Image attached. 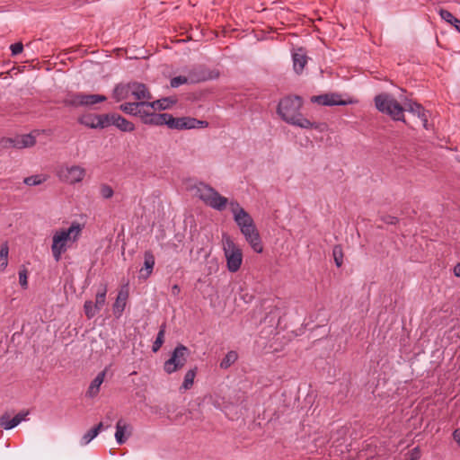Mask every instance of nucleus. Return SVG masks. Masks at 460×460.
Masks as SVG:
<instances>
[{
  "label": "nucleus",
  "instance_id": "obj_1",
  "mask_svg": "<svg viewBox=\"0 0 460 460\" xmlns=\"http://www.w3.org/2000/svg\"><path fill=\"white\" fill-rule=\"evenodd\" d=\"M376 108L382 113L389 115L395 121H402L406 124L403 112L405 111L416 115L422 122L425 129H429L428 121V111L419 102L405 99L403 105L399 103L394 97L387 93L377 94L375 99Z\"/></svg>",
  "mask_w": 460,
  "mask_h": 460
},
{
  "label": "nucleus",
  "instance_id": "obj_2",
  "mask_svg": "<svg viewBox=\"0 0 460 460\" xmlns=\"http://www.w3.org/2000/svg\"><path fill=\"white\" fill-rule=\"evenodd\" d=\"M302 105L303 101L301 97L286 96L279 101L277 112L288 124L301 128H314L320 132L324 131L327 128L325 123L311 121L303 116L300 112Z\"/></svg>",
  "mask_w": 460,
  "mask_h": 460
},
{
  "label": "nucleus",
  "instance_id": "obj_3",
  "mask_svg": "<svg viewBox=\"0 0 460 460\" xmlns=\"http://www.w3.org/2000/svg\"><path fill=\"white\" fill-rule=\"evenodd\" d=\"M81 232L82 226L77 222H73L67 229L55 232L52 237L51 252L56 261H59L67 248L79 239Z\"/></svg>",
  "mask_w": 460,
  "mask_h": 460
},
{
  "label": "nucleus",
  "instance_id": "obj_4",
  "mask_svg": "<svg viewBox=\"0 0 460 460\" xmlns=\"http://www.w3.org/2000/svg\"><path fill=\"white\" fill-rule=\"evenodd\" d=\"M196 195L207 206L218 211L226 209V205L229 203L226 197L220 195L214 188L203 182L196 186Z\"/></svg>",
  "mask_w": 460,
  "mask_h": 460
},
{
  "label": "nucleus",
  "instance_id": "obj_5",
  "mask_svg": "<svg viewBox=\"0 0 460 460\" xmlns=\"http://www.w3.org/2000/svg\"><path fill=\"white\" fill-rule=\"evenodd\" d=\"M223 250L226 259V267L230 272H236L240 270L243 263V252L241 248L225 234L223 236Z\"/></svg>",
  "mask_w": 460,
  "mask_h": 460
},
{
  "label": "nucleus",
  "instance_id": "obj_6",
  "mask_svg": "<svg viewBox=\"0 0 460 460\" xmlns=\"http://www.w3.org/2000/svg\"><path fill=\"white\" fill-rule=\"evenodd\" d=\"M189 355L190 349L186 346L179 344L172 351L171 358L165 361L164 371L167 374H172L181 369L186 364Z\"/></svg>",
  "mask_w": 460,
  "mask_h": 460
},
{
  "label": "nucleus",
  "instance_id": "obj_7",
  "mask_svg": "<svg viewBox=\"0 0 460 460\" xmlns=\"http://www.w3.org/2000/svg\"><path fill=\"white\" fill-rule=\"evenodd\" d=\"M107 294V285H101L95 297V303L91 300H87L84 302V314L88 319H92L94 317L103 307L105 305Z\"/></svg>",
  "mask_w": 460,
  "mask_h": 460
},
{
  "label": "nucleus",
  "instance_id": "obj_8",
  "mask_svg": "<svg viewBox=\"0 0 460 460\" xmlns=\"http://www.w3.org/2000/svg\"><path fill=\"white\" fill-rule=\"evenodd\" d=\"M187 75L190 84H198L217 78L219 72L217 70H209L203 65H198L190 69Z\"/></svg>",
  "mask_w": 460,
  "mask_h": 460
},
{
  "label": "nucleus",
  "instance_id": "obj_9",
  "mask_svg": "<svg viewBox=\"0 0 460 460\" xmlns=\"http://www.w3.org/2000/svg\"><path fill=\"white\" fill-rule=\"evenodd\" d=\"M229 206L231 212L234 215V220L239 226L240 230L254 225L252 217L240 206L237 201H230Z\"/></svg>",
  "mask_w": 460,
  "mask_h": 460
},
{
  "label": "nucleus",
  "instance_id": "obj_10",
  "mask_svg": "<svg viewBox=\"0 0 460 460\" xmlns=\"http://www.w3.org/2000/svg\"><path fill=\"white\" fill-rule=\"evenodd\" d=\"M60 180L75 184L83 181L85 176V170L79 165L61 168L58 172Z\"/></svg>",
  "mask_w": 460,
  "mask_h": 460
},
{
  "label": "nucleus",
  "instance_id": "obj_11",
  "mask_svg": "<svg viewBox=\"0 0 460 460\" xmlns=\"http://www.w3.org/2000/svg\"><path fill=\"white\" fill-rule=\"evenodd\" d=\"M241 233L243 234L245 240L247 243L251 245L252 250L257 252L261 253L263 251V246L261 243V239L259 234V231L254 225L251 226L244 227L240 230Z\"/></svg>",
  "mask_w": 460,
  "mask_h": 460
},
{
  "label": "nucleus",
  "instance_id": "obj_12",
  "mask_svg": "<svg viewBox=\"0 0 460 460\" xmlns=\"http://www.w3.org/2000/svg\"><path fill=\"white\" fill-rule=\"evenodd\" d=\"M311 102L323 106L348 105L353 102L351 100H343L339 93L314 95L311 98Z\"/></svg>",
  "mask_w": 460,
  "mask_h": 460
},
{
  "label": "nucleus",
  "instance_id": "obj_13",
  "mask_svg": "<svg viewBox=\"0 0 460 460\" xmlns=\"http://www.w3.org/2000/svg\"><path fill=\"white\" fill-rule=\"evenodd\" d=\"M28 415L29 411H22L16 414L13 419H10L9 413L5 412L0 417V427L7 430L13 429L22 420H25Z\"/></svg>",
  "mask_w": 460,
  "mask_h": 460
},
{
  "label": "nucleus",
  "instance_id": "obj_14",
  "mask_svg": "<svg viewBox=\"0 0 460 460\" xmlns=\"http://www.w3.org/2000/svg\"><path fill=\"white\" fill-rule=\"evenodd\" d=\"M155 260L151 251H146L144 254V266L139 270V279H147L153 272Z\"/></svg>",
  "mask_w": 460,
  "mask_h": 460
},
{
  "label": "nucleus",
  "instance_id": "obj_15",
  "mask_svg": "<svg viewBox=\"0 0 460 460\" xmlns=\"http://www.w3.org/2000/svg\"><path fill=\"white\" fill-rule=\"evenodd\" d=\"M293 66L296 74L300 75L305 65L307 64V57L303 49H299L296 52L293 53Z\"/></svg>",
  "mask_w": 460,
  "mask_h": 460
},
{
  "label": "nucleus",
  "instance_id": "obj_16",
  "mask_svg": "<svg viewBox=\"0 0 460 460\" xmlns=\"http://www.w3.org/2000/svg\"><path fill=\"white\" fill-rule=\"evenodd\" d=\"M105 375H106V370H103V371H101L95 376V378L91 382V384L88 387V390L86 392V396H88L90 398H93L99 394L100 387L104 381Z\"/></svg>",
  "mask_w": 460,
  "mask_h": 460
},
{
  "label": "nucleus",
  "instance_id": "obj_17",
  "mask_svg": "<svg viewBox=\"0 0 460 460\" xmlns=\"http://www.w3.org/2000/svg\"><path fill=\"white\" fill-rule=\"evenodd\" d=\"M131 90H132V95L137 100H151L152 95L146 86L144 84L141 83H131Z\"/></svg>",
  "mask_w": 460,
  "mask_h": 460
},
{
  "label": "nucleus",
  "instance_id": "obj_18",
  "mask_svg": "<svg viewBox=\"0 0 460 460\" xmlns=\"http://www.w3.org/2000/svg\"><path fill=\"white\" fill-rule=\"evenodd\" d=\"M128 427V426L123 420H118L116 424L115 438L119 445L124 444L129 437L130 433L128 435L125 434Z\"/></svg>",
  "mask_w": 460,
  "mask_h": 460
},
{
  "label": "nucleus",
  "instance_id": "obj_19",
  "mask_svg": "<svg viewBox=\"0 0 460 460\" xmlns=\"http://www.w3.org/2000/svg\"><path fill=\"white\" fill-rule=\"evenodd\" d=\"M130 90L131 83L126 84H119L115 86L112 96L117 102H120L128 98Z\"/></svg>",
  "mask_w": 460,
  "mask_h": 460
},
{
  "label": "nucleus",
  "instance_id": "obj_20",
  "mask_svg": "<svg viewBox=\"0 0 460 460\" xmlns=\"http://www.w3.org/2000/svg\"><path fill=\"white\" fill-rule=\"evenodd\" d=\"M99 114H84L78 118V123L84 125L89 128H98Z\"/></svg>",
  "mask_w": 460,
  "mask_h": 460
},
{
  "label": "nucleus",
  "instance_id": "obj_21",
  "mask_svg": "<svg viewBox=\"0 0 460 460\" xmlns=\"http://www.w3.org/2000/svg\"><path fill=\"white\" fill-rule=\"evenodd\" d=\"M114 126L123 132H132L135 130V125L118 113L116 115Z\"/></svg>",
  "mask_w": 460,
  "mask_h": 460
},
{
  "label": "nucleus",
  "instance_id": "obj_22",
  "mask_svg": "<svg viewBox=\"0 0 460 460\" xmlns=\"http://www.w3.org/2000/svg\"><path fill=\"white\" fill-rule=\"evenodd\" d=\"M175 102V99L167 97L150 102V106L153 107L154 110L164 111L171 108Z\"/></svg>",
  "mask_w": 460,
  "mask_h": 460
},
{
  "label": "nucleus",
  "instance_id": "obj_23",
  "mask_svg": "<svg viewBox=\"0 0 460 460\" xmlns=\"http://www.w3.org/2000/svg\"><path fill=\"white\" fill-rule=\"evenodd\" d=\"M65 106L78 107L83 106V93H69L63 100Z\"/></svg>",
  "mask_w": 460,
  "mask_h": 460
},
{
  "label": "nucleus",
  "instance_id": "obj_24",
  "mask_svg": "<svg viewBox=\"0 0 460 460\" xmlns=\"http://www.w3.org/2000/svg\"><path fill=\"white\" fill-rule=\"evenodd\" d=\"M168 113H151L148 119L145 120L146 125L163 126L166 125Z\"/></svg>",
  "mask_w": 460,
  "mask_h": 460
},
{
  "label": "nucleus",
  "instance_id": "obj_25",
  "mask_svg": "<svg viewBox=\"0 0 460 460\" xmlns=\"http://www.w3.org/2000/svg\"><path fill=\"white\" fill-rule=\"evenodd\" d=\"M103 429V423L100 422L95 427L92 428L90 430H88L81 439V445L85 446L88 443H90L98 434L99 432Z\"/></svg>",
  "mask_w": 460,
  "mask_h": 460
},
{
  "label": "nucleus",
  "instance_id": "obj_26",
  "mask_svg": "<svg viewBox=\"0 0 460 460\" xmlns=\"http://www.w3.org/2000/svg\"><path fill=\"white\" fill-rule=\"evenodd\" d=\"M441 19L452 24L457 31L460 32V20L456 18L449 11L445 9L439 10Z\"/></svg>",
  "mask_w": 460,
  "mask_h": 460
},
{
  "label": "nucleus",
  "instance_id": "obj_27",
  "mask_svg": "<svg viewBox=\"0 0 460 460\" xmlns=\"http://www.w3.org/2000/svg\"><path fill=\"white\" fill-rule=\"evenodd\" d=\"M117 113L99 114L98 128H105L113 125L116 119Z\"/></svg>",
  "mask_w": 460,
  "mask_h": 460
},
{
  "label": "nucleus",
  "instance_id": "obj_28",
  "mask_svg": "<svg viewBox=\"0 0 460 460\" xmlns=\"http://www.w3.org/2000/svg\"><path fill=\"white\" fill-rule=\"evenodd\" d=\"M106 100L105 95L83 93V106H91L98 102H105Z\"/></svg>",
  "mask_w": 460,
  "mask_h": 460
},
{
  "label": "nucleus",
  "instance_id": "obj_29",
  "mask_svg": "<svg viewBox=\"0 0 460 460\" xmlns=\"http://www.w3.org/2000/svg\"><path fill=\"white\" fill-rule=\"evenodd\" d=\"M146 103L144 102H125L119 106V110L129 115H137V108L139 106H144Z\"/></svg>",
  "mask_w": 460,
  "mask_h": 460
},
{
  "label": "nucleus",
  "instance_id": "obj_30",
  "mask_svg": "<svg viewBox=\"0 0 460 460\" xmlns=\"http://www.w3.org/2000/svg\"><path fill=\"white\" fill-rule=\"evenodd\" d=\"M146 103V105L144 106H139L137 108V115L138 117L141 118V120L142 122L145 124V120L148 119L151 113H153L154 111L152 110L153 107L150 106V102H144Z\"/></svg>",
  "mask_w": 460,
  "mask_h": 460
},
{
  "label": "nucleus",
  "instance_id": "obj_31",
  "mask_svg": "<svg viewBox=\"0 0 460 460\" xmlns=\"http://www.w3.org/2000/svg\"><path fill=\"white\" fill-rule=\"evenodd\" d=\"M9 246L7 242L0 247V270H4L8 265Z\"/></svg>",
  "mask_w": 460,
  "mask_h": 460
},
{
  "label": "nucleus",
  "instance_id": "obj_32",
  "mask_svg": "<svg viewBox=\"0 0 460 460\" xmlns=\"http://www.w3.org/2000/svg\"><path fill=\"white\" fill-rule=\"evenodd\" d=\"M127 298L128 291L124 292L123 290H120L114 303V309L118 310L119 314L122 313L125 309Z\"/></svg>",
  "mask_w": 460,
  "mask_h": 460
},
{
  "label": "nucleus",
  "instance_id": "obj_33",
  "mask_svg": "<svg viewBox=\"0 0 460 460\" xmlns=\"http://www.w3.org/2000/svg\"><path fill=\"white\" fill-rule=\"evenodd\" d=\"M164 334H165V324L164 323L161 325L160 330L157 333L156 339H155V342L153 343L152 350L154 352H157L160 349V348L162 347V345L164 344Z\"/></svg>",
  "mask_w": 460,
  "mask_h": 460
},
{
  "label": "nucleus",
  "instance_id": "obj_34",
  "mask_svg": "<svg viewBox=\"0 0 460 460\" xmlns=\"http://www.w3.org/2000/svg\"><path fill=\"white\" fill-rule=\"evenodd\" d=\"M237 358L238 355L235 351L231 350L227 352V354L220 362V367L224 369L228 368L232 364H234L237 360Z\"/></svg>",
  "mask_w": 460,
  "mask_h": 460
},
{
  "label": "nucleus",
  "instance_id": "obj_35",
  "mask_svg": "<svg viewBox=\"0 0 460 460\" xmlns=\"http://www.w3.org/2000/svg\"><path fill=\"white\" fill-rule=\"evenodd\" d=\"M197 367L190 369L184 376V380L181 387L185 390H189L193 385L194 378L196 376Z\"/></svg>",
  "mask_w": 460,
  "mask_h": 460
},
{
  "label": "nucleus",
  "instance_id": "obj_36",
  "mask_svg": "<svg viewBox=\"0 0 460 460\" xmlns=\"http://www.w3.org/2000/svg\"><path fill=\"white\" fill-rule=\"evenodd\" d=\"M332 256L335 261V264L338 268L341 267L343 264V249L341 244H336L332 248Z\"/></svg>",
  "mask_w": 460,
  "mask_h": 460
},
{
  "label": "nucleus",
  "instance_id": "obj_37",
  "mask_svg": "<svg viewBox=\"0 0 460 460\" xmlns=\"http://www.w3.org/2000/svg\"><path fill=\"white\" fill-rule=\"evenodd\" d=\"M166 126L172 129H182V119L168 113Z\"/></svg>",
  "mask_w": 460,
  "mask_h": 460
},
{
  "label": "nucleus",
  "instance_id": "obj_38",
  "mask_svg": "<svg viewBox=\"0 0 460 460\" xmlns=\"http://www.w3.org/2000/svg\"><path fill=\"white\" fill-rule=\"evenodd\" d=\"M46 177L42 175H31L29 177H26L23 181V182L28 186H37L41 184L46 181Z\"/></svg>",
  "mask_w": 460,
  "mask_h": 460
},
{
  "label": "nucleus",
  "instance_id": "obj_39",
  "mask_svg": "<svg viewBox=\"0 0 460 460\" xmlns=\"http://www.w3.org/2000/svg\"><path fill=\"white\" fill-rule=\"evenodd\" d=\"M185 84H190L189 82L188 75H178V76L172 77L170 81V84L172 88H177L180 85Z\"/></svg>",
  "mask_w": 460,
  "mask_h": 460
},
{
  "label": "nucleus",
  "instance_id": "obj_40",
  "mask_svg": "<svg viewBox=\"0 0 460 460\" xmlns=\"http://www.w3.org/2000/svg\"><path fill=\"white\" fill-rule=\"evenodd\" d=\"M100 193L103 199H111L113 194V189L108 184H102L100 187Z\"/></svg>",
  "mask_w": 460,
  "mask_h": 460
},
{
  "label": "nucleus",
  "instance_id": "obj_41",
  "mask_svg": "<svg viewBox=\"0 0 460 460\" xmlns=\"http://www.w3.org/2000/svg\"><path fill=\"white\" fill-rule=\"evenodd\" d=\"M21 144L22 147L33 146L36 144V139L31 135H23L22 137Z\"/></svg>",
  "mask_w": 460,
  "mask_h": 460
},
{
  "label": "nucleus",
  "instance_id": "obj_42",
  "mask_svg": "<svg viewBox=\"0 0 460 460\" xmlns=\"http://www.w3.org/2000/svg\"><path fill=\"white\" fill-rule=\"evenodd\" d=\"M28 277H27V270L25 269L21 270L19 271V282L22 288H27L28 287Z\"/></svg>",
  "mask_w": 460,
  "mask_h": 460
},
{
  "label": "nucleus",
  "instance_id": "obj_43",
  "mask_svg": "<svg viewBox=\"0 0 460 460\" xmlns=\"http://www.w3.org/2000/svg\"><path fill=\"white\" fill-rule=\"evenodd\" d=\"M182 129L194 128V118L182 117Z\"/></svg>",
  "mask_w": 460,
  "mask_h": 460
},
{
  "label": "nucleus",
  "instance_id": "obj_44",
  "mask_svg": "<svg viewBox=\"0 0 460 460\" xmlns=\"http://www.w3.org/2000/svg\"><path fill=\"white\" fill-rule=\"evenodd\" d=\"M12 56H17L21 54L23 50V45L22 42H16L12 44L11 47Z\"/></svg>",
  "mask_w": 460,
  "mask_h": 460
},
{
  "label": "nucleus",
  "instance_id": "obj_45",
  "mask_svg": "<svg viewBox=\"0 0 460 460\" xmlns=\"http://www.w3.org/2000/svg\"><path fill=\"white\" fill-rule=\"evenodd\" d=\"M420 450L419 448V447H416L414 448H412L409 453H408V460H420Z\"/></svg>",
  "mask_w": 460,
  "mask_h": 460
},
{
  "label": "nucleus",
  "instance_id": "obj_46",
  "mask_svg": "<svg viewBox=\"0 0 460 460\" xmlns=\"http://www.w3.org/2000/svg\"><path fill=\"white\" fill-rule=\"evenodd\" d=\"M381 220L388 225H395L398 223V218L390 215H385L381 217Z\"/></svg>",
  "mask_w": 460,
  "mask_h": 460
},
{
  "label": "nucleus",
  "instance_id": "obj_47",
  "mask_svg": "<svg viewBox=\"0 0 460 460\" xmlns=\"http://www.w3.org/2000/svg\"><path fill=\"white\" fill-rule=\"evenodd\" d=\"M208 123L205 120H199L197 119H194V128H201L208 127Z\"/></svg>",
  "mask_w": 460,
  "mask_h": 460
},
{
  "label": "nucleus",
  "instance_id": "obj_48",
  "mask_svg": "<svg viewBox=\"0 0 460 460\" xmlns=\"http://www.w3.org/2000/svg\"><path fill=\"white\" fill-rule=\"evenodd\" d=\"M181 293V288L178 284H174L171 288V294L173 296H178Z\"/></svg>",
  "mask_w": 460,
  "mask_h": 460
},
{
  "label": "nucleus",
  "instance_id": "obj_49",
  "mask_svg": "<svg viewBox=\"0 0 460 460\" xmlns=\"http://www.w3.org/2000/svg\"><path fill=\"white\" fill-rule=\"evenodd\" d=\"M454 438L459 443L460 445V429H456L454 431Z\"/></svg>",
  "mask_w": 460,
  "mask_h": 460
},
{
  "label": "nucleus",
  "instance_id": "obj_50",
  "mask_svg": "<svg viewBox=\"0 0 460 460\" xmlns=\"http://www.w3.org/2000/svg\"><path fill=\"white\" fill-rule=\"evenodd\" d=\"M454 273L456 277H460V264L455 267Z\"/></svg>",
  "mask_w": 460,
  "mask_h": 460
},
{
  "label": "nucleus",
  "instance_id": "obj_51",
  "mask_svg": "<svg viewBox=\"0 0 460 460\" xmlns=\"http://www.w3.org/2000/svg\"><path fill=\"white\" fill-rule=\"evenodd\" d=\"M111 414H112V412L111 411L109 414H107V417H108L109 419H111Z\"/></svg>",
  "mask_w": 460,
  "mask_h": 460
},
{
  "label": "nucleus",
  "instance_id": "obj_52",
  "mask_svg": "<svg viewBox=\"0 0 460 460\" xmlns=\"http://www.w3.org/2000/svg\"><path fill=\"white\" fill-rule=\"evenodd\" d=\"M408 460V459H407Z\"/></svg>",
  "mask_w": 460,
  "mask_h": 460
}]
</instances>
